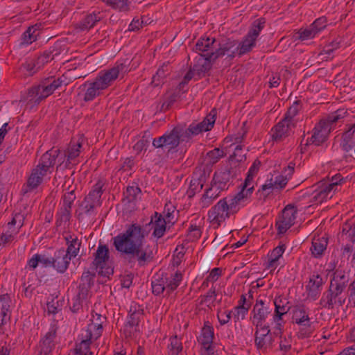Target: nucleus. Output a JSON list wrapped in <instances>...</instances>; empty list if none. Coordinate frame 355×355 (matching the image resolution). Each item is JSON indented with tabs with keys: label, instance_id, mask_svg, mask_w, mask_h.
I'll return each instance as SVG.
<instances>
[{
	"label": "nucleus",
	"instance_id": "obj_24",
	"mask_svg": "<svg viewBox=\"0 0 355 355\" xmlns=\"http://www.w3.org/2000/svg\"><path fill=\"white\" fill-rule=\"evenodd\" d=\"M294 123H291L283 119L272 129V137L273 139L277 141L288 137L289 131L291 130V128L294 126Z\"/></svg>",
	"mask_w": 355,
	"mask_h": 355
},
{
	"label": "nucleus",
	"instance_id": "obj_16",
	"mask_svg": "<svg viewBox=\"0 0 355 355\" xmlns=\"http://www.w3.org/2000/svg\"><path fill=\"white\" fill-rule=\"evenodd\" d=\"M345 302V299H342L340 295L332 289L329 288L326 292L322 294L320 300V304L322 308L328 310L334 309L335 305L342 306Z\"/></svg>",
	"mask_w": 355,
	"mask_h": 355
},
{
	"label": "nucleus",
	"instance_id": "obj_46",
	"mask_svg": "<svg viewBox=\"0 0 355 355\" xmlns=\"http://www.w3.org/2000/svg\"><path fill=\"white\" fill-rule=\"evenodd\" d=\"M67 245V249L65 250V252L72 259L78 255L81 245V241L78 239H73L71 240V243Z\"/></svg>",
	"mask_w": 355,
	"mask_h": 355
},
{
	"label": "nucleus",
	"instance_id": "obj_9",
	"mask_svg": "<svg viewBox=\"0 0 355 355\" xmlns=\"http://www.w3.org/2000/svg\"><path fill=\"white\" fill-rule=\"evenodd\" d=\"M231 216L229 213L228 206L227 205V198L220 200L216 205H214L208 213L209 218L213 223L220 225L221 223L225 221L226 218Z\"/></svg>",
	"mask_w": 355,
	"mask_h": 355
},
{
	"label": "nucleus",
	"instance_id": "obj_63",
	"mask_svg": "<svg viewBox=\"0 0 355 355\" xmlns=\"http://www.w3.org/2000/svg\"><path fill=\"white\" fill-rule=\"evenodd\" d=\"M85 300L79 298L78 296H75L70 302V309L73 313L77 312L82 308L83 302Z\"/></svg>",
	"mask_w": 355,
	"mask_h": 355
},
{
	"label": "nucleus",
	"instance_id": "obj_40",
	"mask_svg": "<svg viewBox=\"0 0 355 355\" xmlns=\"http://www.w3.org/2000/svg\"><path fill=\"white\" fill-rule=\"evenodd\" d=\"M217 294L215 288L212 287L207 293V294L200 297V304H206L208 307L211 308L214 306V302L216 300Z\"/></svg>",
	"mask_w": 355,
	"mask_h": 355
},
{
	"label": "nucleus",
	"instance_id": "obj_38",
	"mask_svg": "<svg viewBox=\"0 0 355 355\" xmlns=\"http://www.w3.org/2000/svg\"><path fill=\"white\" fill-rule=\"evenodd\" d=\"M265 23L266 21L263 18H259L255 20L253 22L252 28L248 33L247 36L251 39H253L254 41H256V39L259 35L261 31L263 28Z\"/></svg>",
	"mask_w": 355,
	"mask_h": 355
},
{
	"label": "nucleus",
	"instance_id": "obj_49",
	"mask_svg": "<svg viewBox=\"0 0 355 355\" xmlns=\"http://www.w3.org/2000/svg\"><path fill=\"white\" fill-rule=\"evenodd\" d=\"M225 156L223 150L219 148H214L207 153V159L209 160V164L216 163L221 157Z\"/></svg>",
	"mask_w": 355,
	"mask_h": 355
},
{
	"label": "nucleus",
	"instance_id": "obj_8",
	"mask_svg": "<svg viewBox=\"0 0 355 355\" xmlns=\"http://www.w3.org/2000/svg\"><path fill=\"white\" fill-rule=\"evenodd\" d=\"M237 51V41L228 38L218 44L216 43V51L214 53H211V58L216 60L218 58L227 55L228 58L232 59L234 58Z\"/></svg>",
	"mask_w": 355,
	"mask_h": 355
},
{
	"label": "nucleus",
	"instance_id": "obj_47",
	"mask_svg": "<svg viewBox=\"0 0 355 355\" xmlns=\"http://www.w3.org/2000/svg\"><path fill=\"white\" fill-rule=\"evenodd\" d=\"M171 355H178L182 350V345L180 340L175 336L170 339V345H168Z\"/></svg>",
	"mask_w": 355,
	"mask_h": 355
},
{
	"label": "nucleus",
	"instance_id": "obj_11",
	"mask_svg": "<svg viewBox=\"0 0 355 355\" xmlns=\"http://www.w3.org/2000/svg\"><path fill=\"white\" fill-rule=\"evenodd\" d=\"M214 329L209 324V322H205L202 328L200 336L198 340L207 353V355H214V349L213 346Z\"/></svg>",
	"mask_w": 355,
	"mask_h": 355
},
{
	"label": "nucleus",
	"instance_id": "obj_5",
	"mask_svg": "<svg viewBox=\"0 0 355 355\" xmlns=\"http://www.w3.org/2000/svg\"><path fill=\"white\" fill-rule=\"evenodd\" d=\"M103 184L98 181L94 187L89 194L85 198L80 205L82 212L78 214V218L83 217L84 214H89L93 211L95 207L100 206L101 197L103 193Z\"/></svg>",
	"mask_w": 355,
	"mask_h": 355
},
{
	"label": "nucleus",
	"instance_id": "obj_13",
	"mask_svg": "<svg viewBox=\"0 0 355 355\" xmlns=\"http://www.w3.org/2000/svg\"><path fill=\"white\" fill-rule=\"evenodd\" d=\"M109 260V249L106 245H100L95 253V258L93 261L94 265L96 268H100L101 270L99 272L102 275L109 277L113 274V269L107 268L105 270H103L107 262Z\"/></svg>",
	"mask_w": 355,
	"mask_h": 355
},
{
	"label": "nucleus",
	"instance_id": "obj_27",
	"mask_svg": "<svg viewBox=\"0 0 355 355\" xmlns=\"http://www.w3.org/2000/svg\"><path fill=\"white\" fill-rule=\"evenodd\" d=\"M92 335V333L89 334V331L86 330L85 333L82 334L83 340L79 345H76V354H89V355H92L90 345L98 339L93 338Z\"/></svg>",
	"mask_w": 355,
	"mask_h": 355
},
{
	"label": "nucleus",
	"instance_id": "obj_51",
	"mask_svg": "<svg viewBox=\"0 0 355 355\" xmlns=\"http://www.w3.org/2000/svg\"><path fill=\"white\" fill-rule=\"evenodd\" d=\"M54 55L51 51H45L42 55L36 59V64L38 68L42 67L46 63L53 60Z\"/></svg>",
	"mask_w": 355,
	"mask_h": 355
},
{
	"label": "nucleus",
	"instance_id": "obj_3",
	"mask_svg": "<svg viewBox=\"0 0 355 355\" xmlns=\"http://www.w3.org/2000/svg\"><path fill=\"white\" fill-rule=\"evenodd\" d=\"M59 154V149L52 148L42 155L39 164L32 170L26 184L22 189L24 194L36 189L42 182L47 173H51L50 169L53 167Z\"/></svg>",
	"mask_w": 355,
	"mask_h": 355
},
{
	"label": "nucleus",
	"instance_id": "obj_28",
	"mask_svg": "<svg viewBox=\"0 0 355 355\" xmlns=\"http://www.w3.org/2000/svg\"><path fill=\"white\" fill-rule=\"evenodd\" d=\"M288 182L286 177L283 175H279L276 178L275 181L272 182V180L269 183H266L261 187V189L259 190V192H262L265 197L268 196L272 191L273 188H284Z\"/></svg>",
	"mask_w": 355,
	"mask_h": 355
},
{
	"label": "nucleus",
	"instance_id": "obj_29",
	"mask_svg": "<svg viewBox=\"0 0 355 355\" xmlns=\"http://www.w3.org/2000/svg\"><path fill=\"white\" fill-rule=\"evenodd\" d=\"M328 244V239L325 237L313 238L311 250L315 258H320L326 250Z\"/></svg>",
	"mask_w": 355,
	"mask_h": 355
},
{
	"label": "nucleus",
	"instance_id": "obj_20",
	"mask_svg": "<svg viewBox=\"0 0 355 355\" xmlns=\"http://www.w3.org/2000/svg\"><path fill=\"white\" fill-rule=\"evenodd\" d=\"M252 324L256 327H262L264 324L266 319L270 313L271 310L266 307L262 300L257 301L254 306L253 310Z\"/></svg>",
	"mask_w": 355,
	"mask_h": 355
},
{
	"label": "nucleus",
	"instance_id": "obj_22",
	"mask_svg": "<svg viewBox=\"0 0 355 355\" xmlns=\"http://www.w3.org/2000/svg\"><path fill=\"white\" fill-rule=\"evenodd\" d=\"M54 268L58 272L63 273L68 268L71 259L69 255L65 252L64 249H60L55 252L53 257Z\"/></svg>",
	"mask_w": 355,
	"mask_h": 355
},
{
	"label": "nucleus",
	"instance_id": "obj_14",
	"mask_svg": "<svg viewBox=\"0 0 355 355\" xmlns=\"http://www.w3.org/2000/svg\"><path fill=\"white\" fill-rule=\"evenodd\" d=\"M235 175L232 167L225 168L215 172L211 184L216 187L219 191L226 190L229 187V182Z\"/></svg>",
	"mask_w": 355,
	"mask_h": 355
},
{
	"label": "nucleus",
	"instance_id": "obj_48",
	"mask_svg": "<svg viewBox=\"0 0 355 355\" xmlns=\"http://www.w3.org/2000/svg\"><path fill=\"white\" fill-rule=\"evenodd\" d=\"M169 73V67L168 64H164L158 69L156 74L153 77L152 83L157 86L159 84V80L164 78Z\"/></svg>",
	"mask_w": 355,
	"mask_h": 355
},
{
	"label": "nucleus",
	"instance_id": "obj_23",
	"mask_svg": "<svg viewBox=\"0 0 355 355\" xmlns=\"http://www.w3.org/2000/svg\"><path fill=\"white\" fill-rule=\"evenodd\" d=\"M106 321V317L101 314L95 313L92 314L91 323L88 324L86 331L92 334L93 338H98L103 331V324Z\"/></svg>",
	"mask_w": 355,
	"mask_h": 355
},
{
	"label": "nucleus",
	"instance_id": "obj_41",
	"mask_svg": "<svg viewBox=\"0 0 355 355\" xmlns=\"http://www.w3.org/2000/svg\"><path fill=\"white\" fill-rule=\"evenodd\" d=\"M323 284L322 278L319 275H313L309 279L307 287L309 288V293L316 295L320 288Z\"/></svg>",
	"mask_w": 355,
	"mask_h": 355
},
{
	"label": "nucleus",
	"instance_id": "obj_7",
	"mask_svg": "<svg viewBox=\"0 0 355 355\" xmlns=\"http://www.w3.org/2000/svg\"><path fill=\"white\" fill-rule=\"evenodd\" d=\"M217 112L216 109L211 110L209 114L203 119L202 121L196 123H192L185 130V137L187 139L191 136L198 135L203 132L210 130L215 123Z\"/></svg>",
	"mask_w": 355,
	"mask_h": 355
},
{
	"label": "nucleus",
	"instance_id": "obj_17",
	"mask_svg": "<svg viewBox=\"0 0 355 355\" xmlns=\"http://www.w3.org/2000/svg\"><path fill=\"white\" fill-rule=\"evenodd\" d=\"M328 125L327 123L320 121L318 125L315 127L313 134L310 140H308L306 144H313L315 146H320L324 142L331 130V127Z\"/></svg>",
	"mask_w": 355,
	"mask_h": 355
},
{
	"label": "nucleus",
	"instance_id": "obj_62",
	"mask_svg": "<svg viewBox=\"0 0 355 355\" xmlns=\"http://www.w3.org/2000/svg\"><path fill=\"white\" fill-rule=\"evenodd\" d=\"M232 311H219L217 317L220 324H227L231 318Z\"/></svg>",
	"mask_w": 355,
	"mask_h": 355
},
{
	"label": "nucleus",
	"instance_id": "obj_57",
	"mask_svg": "<svg viewBox=\"0 0 355 355\" xmlns=\"http://www.w3.org/2000/svg\"><path fill=\"white\" fill-rule=\"evenodd\" d=\"M36 64V60H32L28 62H26L22 64L23 69H24L29 75H33L36 73L40 68L37 67Z\"/></svg>",
	"mask_w": 355,
	"mask_h": 355
},
{
	"label": "nucleus",
	"instance_id": "obj_64",
	"mask_svg": "<svg viewBox=\"0 0 355 355\" xmlns=\"http://www.w3.org/2000/svg\"><path fill=\"white\" fill-rule=\"evenodd\" d=\"M93 276L94 275L89 270L84 272L80 277V284L91 287Z\"/></svg>",
	"mask_w": 355,
	"mask_h": 355
},
{
	"label": "nucleus",
	"instance_id": "obj_26",
	"mask_svg": "<svg viewBox=\"0 0 355 355\" xmlns=\"http://www.w3.org/2000/svg\"><path fill=\"white\" fill-rule=\"evenodd\" d=\"M317 186L319 190L315 191V193L313 197V202L316 203H322L327 198H332L334 193L330 190L324 180L319 182L317 184Z\"/></svg>",
	"mask_w": 355,
	"mask_h": 355
},
{
	"label": "nucleus",
	"instance_id": "obj_54",
	"mask_svg": "<svg viewBox=\"0 0 355 355\" xmlns=\"http://www.w3.org/2000/svg\"><path fill=\"white\" fill-rule=\"evenodd\" d=\"M327 19L324 17H319L315 19L314 22L311 25L315 33H318L322 30L326 28L327 25Z\"/></svg>",
	"mask_w": 355,
	"mask_h": 355
},
{
	"label": "nucleus",
	"instance_id": "obj_52",
	"mask_svg": "<svg viewBox=\"0 0 355 355\" xmlns=\"http://www.w3.org/2000/svg\"><path fill=\"white\" fill-rule=\"evenodd\" d=\"M106 4L112 6L113 8L120 10H125L127 9V0H102Z\"/></svg>",
	"mask_w": 355,
	"mask_h": 355
},
{
	"label": "nucleus",
	"instance_id": "obj_12",
	"mask_svg": "<svg viewBox=\"0 0 355 355\" xmlns=\"http://www.w3.org/2000/svg\"><path fill=\"white\" fill-rule=\"evenodd\" d=\"M254 187L245 188L243 187L242 190L229 200H227L229 213L233 215L240 209V206L243 204L252 193Z\"/></svg>",
	"mask_w": 355,
	"mask_h": 355
},
{
	"label": "nucleus",
	"instance_id": "obj_32",
	"mask_svg": "<svg viewBox=\"0 0 355 355\" xmlns=\"http://www.w3.org/2000/svg\"><path fill=\"white\" fill-rule=\"evenodd\" d=\"M144 310L137 304H133L130 306L129 310V318L128 324L130 327H137L141 318L143 317Z\"/></svg>",
	"mask_w": 355,
	"mask_h": 355
},
{
	"label": "nucleus",
	"instance_id": "obj_10",
	"mask_svg": "<svg viewBox=\"0 0 355 355\" xmlns=\"http://www.w3.org/2000/svg\"><path fill=\"white\" fill-rule=\"evenodd\" d=\"M296 214L297 209L294 205L289 204L285 207L282 211V219L276 224L279 234L285 233L294 225Z\"/></svg>",
	"mask_w": 355,
	"mask_h": 355
},
{
	"label": "nucleus",
	"instance_id": "obj_61",
	"mask_svg": "<svg viewBox=\"0 0 355 355\" xmlns=\"http://www.w3.org/2000/svg\"><path fill=\"white\" fill-rule=\"evenodd\" d=\"M250 305H247V306H243V305H238L237 306H236V313L234 314V317L237 320H243L250 309Z\"/></svg>",
	"mask_w": 355,
	"mask_h": 355
},
{
	"label": "nucleus",
	"instance_id": "obj_6",
	"mask_svg": "<svg viewBox=\"0 0 355 355\" xmlns=\"http://www.w3.org/2000/svg\"><path fill=\"white\" fill-rule=\"evenodd\" d=\"M182 128L176 126L169 132L165 133L157 139H154L153 145L157 148L163 147H168L170 149L175 148L179 145L180 138L185 137Z\"/></svg>",
	"mask_w": 355,
	"mask_h": 355
},
{
	"label": "nucleus",
	"instance_id": "obj_19",
	"mask_svg": "<svg viewBox=\"0 0 355 355\" xmlns=\"http://www.w3.org/2000/svg\"><path fill=\"white\" fill-rule=\"evenodd\" d=\"M293 319L297 324L305 327L306 331L304 334L309 335L313 331L309 313L303 306H296L294 309Z\"/></svg>",
	"mask_w": 355,
	"mask_h": 355
},
{
	"label": "nucleus",
	"instance_id": "obj_30",
	"mask_svg": "<svg viewBox=\"0 0 355 355\" xmlns=\"http://www.w3.org/2000/svg\"><path fill=\"white\" fill-rule=\"evenodd\" d=\"M274 304L275 306V320H282V317L286 314L291 309L289 302L286 298L278 297L275 300Z\"/></svg>",
	"mask_w": 355,
	"mask_h": 355
},
{
	"label": "nucleus",
	"instance_id": "obj_53",
	"mask_svg": "<svg viewBox=\"0 0 355 355\" xmlns=\"http://www.w3.org/2000/svg\"><path fill=\"white\" fill-rule=\"evenodd\" d=\"M299 112V103L297 102H295L288 110L286 113L284 119L291 122L294 123L293 118L297 115Z\"/></svg>",
	"mask_w": 355,
	"mask_h": 355
},
{
	"label": "nucleus",
	"instance_id": "obj_44",
	"mask_svg": "<svg viewBox=\"0 0 355 355\" xmlns=\"http://www.w3.org/2000/svg\"><path fill=\"white\" fill-rule=\"evenodd\" d=\"M255 45V41L245 36V39L239 44H237L238 53L241 55L249 52L252 48Z\"/></svg>",
	"mask_w": 355,
	"mask_h": 355
},
{
	"label": "nucleus",
	"instance_id": "obj_50",
	"mask_svg": "<svg viewBox=\"0 0 355 355\" xmlns=\"http://www.w3.org/2000/svg\"><path fill=\"white\" fill-rule=\"evenodd\" d=\"M344 182H345V180L340 173H338L331 177V182L327 184V186L335 193L338 186L342 184Z\"/></svg>",
	"mask_w": 355,
	"mask_h": 355
},
{
	"label": "nucleus",
	"instance_id": "obj_36",
	"mask_svg": "<svg viewBox=\"0 0 355 355\" xmlns=\"http://www.w3.org/2000/svg\"><path fill=\"white\" fill-rule=\"evenodd\" d=\"M82 146V142L79 140L77 141H71L69 145V147L65 153V156L67 157V162L75 159L80 153V148Z\"/></svg>",
	"mask_w": 355,
	"mask_h": 355
},
{
	"label": "nucleus",
	"instance_id": "obj_18",
	"mask_svg": "<svg viewBox=\"0 0 355 355\" xmlns=\"http://www.w3.org/2000/svg\"><path fill=\"white\" fill-rule=\"evenodd\" d=\"M216 49V40L215 38H202L199 40L196 44V51L199 53V56H203L211 60V53H214Z\"/></svg>",
	"mask_w": 355,
	"mask_h": 355
},
{
	"label": "nucleus",
	"instance_id": "obj_35",
	"mask_svg": "<svg viewBox=\"0 0 355 355\" xmlns=\"http://www.w3.org/2000/svg\"><path fill=\"white\" fill-rule=\"evenodd\" d=\"M99 14V12L98 14L94 12L87 15L82 21L76 25V28L81 31L90 29L94 26L96 22L101 20Z\"/></svg>",
	"mask_w": 355,
	"mask_h": 355
},
{
	"label": "nucleus",
	"instance_id": "obj_25",
	"mask_svg": "<svg viewBox=\"0 0 355 355\" xmlns=\"http://www.w3.org/2000/svg\"><path fill=\"white\" fill-rule=\"evenodd\" d=\"M211 61L215 60L199 55L196 58V62L194 64L193 69L198 78L205 76L206 73L211 69Z\"/></svg>",
	"mask_w": 355,
	"mask_h": 355
},
{
	"label": "nucleus",
	"instance_id": "obj_2",
	"mask_svg": "<svg viewBox=\"0 0 355 355\" xmlns=\"http://www.w3.org/2000/svg\"><path fill=\"white\" fill-rule=\"evenodd\" d=\"M128 67L129 64L125 62L116 63L112 68L101 71L94 80L88 84L84 100L90 101L99 96L101 92L110 87L119 76H123L129 71Z\"/></svg>",
	"mask_w": 355,
	"mask_h": 355
},
{
	"label": "nucleus",
	"instance_id": "obj_33",
	"mask_svg": "<svg viewBox=\"0 0 355 355\" xmlns=\"http://www.w3.org/2000/svg\"><path fill=\"white\" fill-rule=\"evenodd\" d=\"M220 192L221 191H219V189L211 184L210 187L206 189L205 193L201 198L200 204L202 207H209L212 204L213 201L219 196Z\"/></svg>",
	"mask_w": 355,
	"mask_h": 355
},
{
	"label": "nucleus",
	"instance_id": "obj_4",
	"mask_svg": "<svg viewBox=\"0 0 355 355\" xmlns=\"http://www.w3.org/2000/svg\"><path fill=\"white\" fill-rule=\"evenodd\" d=\"M66 80L67 78L63 76L58 78H49L41 84L30 88L27 92V98H30L29 101L34 103H40L62 85H67Z\"/></svg>",
	"mask_w": 355,
	"mask_h": 355
},
{
	"label": "nucleus",
	"instance_id": "obj_37",
	"mask_svg": "<svg viewBox=\"0 0 355 355\" xmlns=\"http://www.w3.org/2000/svg\"><path fill=\"white\" fill-rule=\"evenodd\" d=\"M166 277H157L155 278L151 283L153 293L158 295L162 293L165 290L166 291Z\"/></svg>",
	"mask_w": 355,
	"mask_h": 355
},
{
	"label": "nucleus",
	"instance_id": "obj_39",
	"mask_svg": "<svg viewBox=\"0 0 355 355\" xmlns=\"http://www.w3.org/2000/svg\"><path fill=\"white\" fill-rule=\"evenodd\" d=\"M182 279V274L180 272H176L172 275L170 279L167 278L166 293H170L175 290Z\"/></svg>",
	"mask_w": 355,
	"mask_h": 355
},
{
	"label": "nucleus",
	"instance_id": "obj_34",
	"mask_svg": "<svg viewBox=\"0 0 355 355\" xmlns=\"http://www.w3.org/2000/svg\"><path fill=\"white\" fill-rule=\"evenodd\" d=\"M10 303L11 299L8 294L0 295V310L2 317L1 323L4 324L10 318Z\"/></svg>",
	"mask_w": 355,
	"mask_h": 355
},
{
	"label": "nucleus",
	"instance_id": "obj_56",
	"mask_svg": "<svg viewBox=\"0 0 355 355\" xmlns=\"http://www.w3.org/2000/svg\"><path fill=\"white\" fill-rule=\"evenodd\" d=\"M75 199L76 196L74 195V189H71L69 192L64 195L62 206L71 209V205Z\"/></svg>",
	"mask_w": 355,
	"mask_h": 355
},
{
	"label": "nucleus",
	"instance_id": "obj_55",
	"mask_svg": "<svg viewBox=\"0 0 355 355\" xmlns=\"http://www.w3.org/2000/svg\"><path fill=\"white\" fill-rule=\"evenodd\" d=\"M297 33L299 34L297 38L300 40H305L313 38L316 35L315 31L313 29L311 26L309 28L304 30H300Z\"/></svg>",
	"mask_w": 355,
	"mask_h": 355
},
{
	"label": "nucleus",
	"instance_id": "obj_60",
	"mask_svg": "<svg viewBox=\"0 0 355 355\" xmlns=\"http://www.w3.org/2000/svg\"><path fill=\"white\" fill-rule=\"evenodd\" d=\"M71 209L62 206L60 211L58 212L59 220L62 222H69L71 218Z\"/></svg>",
	"mask_w": 355,
	"mask_h": 355
},
{
	"label": "nucleus",
	"instance_id": "obj_1",
	"mask_svg": "<svg viewBox=\"0 0 355 355\" xmlns=\"http://www.w3.org/2000/svg\"><path fill=\"white\" fill-rule=\"evenodd\" d=\"M144 238L145 231L142 227L133 223L128 226L124 233L113 238V245L118 252L130 256L129 262L134 258L140 267H144L153 260L156 252V245L154 244L142 248Z\"/></svg>",
	"mask_w": 355,
	"mask_h": 355
},
{
	"label": "nucleus",
	"instance_id": "obj_42",
	"mask_svg": "<svg viewBox=\"0 0 355 355\" xmlns=\"http://www.w3.org/2000/svg\"><path fill=\"white\" fill-rule=\"evenodd\" d=\"M284 252V248L283 246H278L272 250L269 254L268 268H275L277 267V262L282 256Z\"/></svg>",
	"mask_w": 355,
	"mask_h": 355
},
{
	"label": "nucleus",
	"instance_id": "obj_43",
	"mask_svg": "<svg viewBox=\"0 0 355 355\" xmlns=\"http://www.w3.org/2000/svg\"><path fill=\"white\" fill-rule=\"evenodd\" d=\"M260 165H261L260 161L256 159L254 162L253 164L250 168L248 173V175L245 180V182L243 184L244 187L248 189L249 187H252V186H251V183H252L251 182L252 181L254 176L257 173V172L259 169Z\"/></svg>",
	"mask_w": 355,
	"mask_h": 355
},
{
	"label": "nucleus",
	"instance_id": "obj_15",
	"mask_svg": "<svg viewBox=\"0 0 355 355\" xmlns=\"http://www.w3.org/2000/svg\"><path fill=\"white\" fill-rule=\"evenodd\" d=\"M270 333L269 326L262 325L256 327L254 343L259 349H266L272 346V337Z\"/></svg>",
	"mask_w": 355,
	"mask_h": 355
},
{
	"label": "nucleus",
	"instance_id": "obj_31",
	"mask_svg": "<svg viewBox=\"0 0 355 355\" xmlns=\"http://www.w3.org/2000/svg\"><path fill=\"white\" fill-rule=\"evenodd\" d=\"M154 223V231L153 235L157 238H161L165 231H166V221L162 216L157 212H155L154 216L151 218V223Z\"/></svg>",
	"mask_w": 355,
	"mask_h": 355
},
{
	"label": "nucleus",
	"instance_id": "obj_58",
	"mask_svg": "<svg viewBox=\"0 0 355 355\" xmlns=\"http://www.w3.org/2000/svg\"><path fill=\"white\" fill-rule=\"evenodd\" d=\"M54 344L46 340H42L40 345V354L49 355L52 351Z\"/></svg>",
	"mask_w": 355,
	"mask_h": 355
},
{
	"label": "nucleus",
	"instance_id": "obj_59",
	"mask_svg": "<svg viewBox=\"0 0 355 355\" xmlns=\"http://www.w3.org/2000/svg\"><path fill=\"white\" fill-rule=\"evenodd\" d=\"M141 192L140 189L138 187L130 186L126 189L125 196L128 198V202H130L135 199L136 196Z\"/></svg>",
	"mask_w": 355,
	"mask_h": 355
},
{
	"label": "nucleus",
	"instance_id": "obj_45",
	"mask_svg": "<svg viewBox=\"0 0 355 355\" xmlns=\"http://www.w3.org/2000/svg\"><path fill=\"white\" fill-rule=\"evenodd\" d=\"M37 31V29L34 26L28 27L21 36V43L22 44H29L35 41L37 37V34L35 33Z\"/></svg>",
	"mask_w": 355,
	"mask_h": 355
},
{
	"label": "nucleus",
	"instance_id": "obj_21",
	"mask_svg": "<svg viewBox=\"0 0 355 355\" xmlns=\"http://www.w3.org/2000/svg\"><path fill=\"white\" fill-rule=\"evenodd\" d=\"M348 282L349 278L345 274V272L336 270L334 272L331 279L329 288L332 289L334 292L340 295L347 287Z\"/></svg>",
	"mask_w": 355,
	"mask_h": 355
}]
</instances>
